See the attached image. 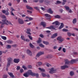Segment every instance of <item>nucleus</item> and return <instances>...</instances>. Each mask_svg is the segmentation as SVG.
<instances>
[{
	"label": "nucleus",
	"mask_w": 78,
	"mask_h": 78,
	"mask_svg": "<svg viewBox=\"0 0 78 78\" xmlns=\"http://www.w3.org/2000/svg\"><path fill=\"white\" fill-rule=\"evenodd\" d=\"M62 30L63 31H64V32H67V31H68V30L67 29H63Z\"/></svg>",
	"instance_id": "obj_38"
},
{
	"label": "nucleus",
	"mask_w": 78,
	"mask_h": 78,
	"mask_svg": "<svg viewBox=\"0 0 78 78\" xmlns=\"http://www.w3.org/2000/svg\"><path fill=\"white\" fill-rule=\"evenodd\" d=\"M17 45L16 44H15L14 45H12V47H17Z\"/></svg>",
	"instance_id": "obj_46"
},
{
	"label": "nucleus",
	"mask_w": 78,
	"mask_h": 78,
	"mask_svg": "<svg viewBox=\"0 0 78 78\" xmlns=\"http://www.w3.org/2000/svg\"><path fill=\"white\" fill-rule=\"evenodd\" d=\"M57 4H60V3H61V2L59 1H57Z\"/></svg>",
	"instance_id": "obj_57"
},
{
	"label": "nucleus",
	"mask_w": 78,
	"mask_h": 78,
	"mask_svg": "<svg viewBox=\"0 0 78 78\" xmlns=\"http://www.w3.org/2000/svg\"><path fill=\"white\" fill-rule=\"evenodd\" d=\"M30 46L31 48H34V46H33V45L31 43L30 44Z\"/></svg>",
	"instance_id": "obj_35"
},
{
	"label": "nucleus",
	"mask_w": 78,
	"mask_h": 78,
	"mask_svg": "<svg viewBox=\"0 0 78 78\" xmlns=\"http://www.w3.org/2000/svg\"><path fill=\"white\" fill-rule=\"evenodd\" d=\"M45 16L47 17H51V16L49 14H45Z\"/></svg>",
	"instance_id": "obj_27"
},
{
	"label": "nucleus",
	"mask_w": 78,
	"mask_h": 78,
	"mask_svg": "<svg viewBox=\"0 0 78 78\" xmlns=\"http://www.w3.org/2000/svg\"><path fill=\"white\" fill-rule=\"evenodd\" d=\"M64 8H65L66 10H67V11H69V9H70V8L69 7V6H65Z\"/></svg>",
	"instance_id": "obj_18"
},
{
	"label": "nucleus",
	"mask_w": 78,
	"mask_h": 78,
	"mask_svg": "<svg viewBox=\"0 0 78 78\" xmlns=\"http://www.w3.org/2000/svg\"><path fill=\"white\" fill-rule=\"evenodd\" d=\"M1 18H2V19H5L6 18V16L4 15H1Z\"/></svg>",
	"instance_id": "obj_40"
},
{
	"label": "nucleus",
	"mask_w": 78,
	"mask_h": 78,
	"mask_svg": "<svg viewBox=\"0 0 78 78\" xmlns=\"http://www.w3.org/2000/svg\"><path fill=\"white\" fill-rule=\"evenodd\" d=\"M34 75L33 76H36V77L37 78H38V77L39 76V74L38 73H34Z\"/></svg>",
	"instance_id": "obj_21"
},
{
	"label": "nucleus",
	"mask_w": 78,
	"mask_h": 78,
	"mask_svg": "<svg viewBox=\"0 0 78 78\" xmlns=\"http://www.w3.org/2000/svg\"><path fill=\"white\" fill-rule=\"evenodd\" d=\"M48 12H49L50 14H52L53 12V11L51 10V9H49L47 11Z\"/></svg>",
	"instance_id": "obj_16"
},
{
	"label": "nucleus",
	"mask_w": 78,
	"mask_h": 78,
	"mask_svg": "<svg viewBox=\"0 0 78 78\" xmlns=\"http://www.w3.org/2000/svg\"><path fill=\"white\" fill-rule=\"evenodd\" d=\"M7 43L9 44H12V43H13V41L11 40H9L7 41Z\"/></svg>",
	"instance_id": "obj_20"
},
{
	"label": "nucleus",
	"mask_w": 78,
	"mask_h": 78,
	"mask_svg": "<svg viewBox=\"0 0 78 78\" xmlns=\"http://www.w3.org/2000/svg\"><path fill=\"white\" fill-rule=\"evenodd\" d=\"M68 11V12H69V13H72V12H73L72 10H71V9H69V10Z\"/></svg>",
	"instance_id": "obj_55"
},
{
	"label": "nucleus",
	"mask_w": 78,
	"mask_h": 78,
	"mask_svg": "<svg viewBox=\"0 0 78 78\" xmlns=\"http://www.w3.org/2000/svg\"><path fill=\"white\" fill-rule=\"evenodd\" d=\"M44 2V0H39L40 3H42Z\"/></svg>",
	"instance_id": "obj_64"
},
{
	"label": "nucleus",
	"mask_w": 78,
	"mask_h": 78,
	"mask_svg": "<svg viewBox=\"0 0 78 78\" xmlns=\"http://www.w3.org/2000/svg\"><path fill=\"white\" fill-rule=\"evenodd\" d=\"M44 2L45 3H50V2L47 0L44 1Z\"/></svg>",
	"instance_id": "obj_41"
},
{
	"label": "nucleus",
	"mask_w": 78,
	"mask_h": 78,
	"mask_svg": "<svg viewBox=\"0 0 78 78\" xmlns=\"http://www.w3.org/2000/svg\"><path fill=\"white\" fill-rule=\"evenodd\" d=\"M27 74L29 75H31V76H33L35 74L32 72L31 70H29L27 72Z\"/></svg>",
	"instance_id": "obj_4"
},
{
	"label": "nucleus",
	"mask_w": 78,
	"mask_h": 78,
	"mask_svg": "<svg viewBox=\"0 0 78 78\" xmlns=\"http://www.w3.org/2000/svg\"><path fill=\"white\" fill-rule=\"evenodd\" d=\"M69 67V66H67V65H64L63 66H61V69L62 70H64L66 68H68Z\"/></svg>",
	"instance_id": "obj_7"
},
{
	"label": "nucleus",
	"mask_w": 78,
	"mask_h": 78,
	"mask_svg": "<svg viewBox=\"0 0 78 78\" xmlns=\"http://www.w3.org/2000/svg\"><path fill=\"white\" fill-rule=\"evenodd\" d=\"M61 38H62V37H61V36H59L58 37L57 39V40H60Z\"/></svg>",
	"instance_id": "obj_48"
},
{
	"label": "nucleus",
	"mask_w": 78,
	"mask_h": 78,
	"mask_svg": "<svg viewBox=\"0 0 78 78\" xmlns=\"http://www.w3.org/2000/svg\"><path fill=\"white\" fill-rule=\"evenodd\" d=\"M56 70L54 69L53 68H52L50 69V71H49V73L51 74H53V73H56Z\"/></svg>",
	"instance_id": "obj_3"
},
{
	"label": "nucleus",
	"mask_w": 78,
	"mask_h": 78,
	"mask_svg": "<svg viewBox=\"0 0 78 78\" xmlns=\"http://www.w3.org/2000/svg\"><path fill=\"white\" fill-rule=\"evenodd\" d=\"M23 75L25 77H28V73H24L23 74Z\"/></svg>",
	"instance_id": "obj_22"
},
{
	"label": "nucleus",
	"mask_w": 78,
	"mask_h": 78,
	"mask_svg": "<svg viewBox=\"0 0 78 78\" xmlns=\"http://www.w3.org/2000/svg\"><path fill=\"white\" fill-rule=\"evenodd\" d=\"M7 22L9 24V25H12V23H11L9 21H8V20H6Z\"/></svg>",
	"instance_id": "obj_47"
},
{
	"label": "nucleus",
	"mask_w": 78,
	"mask_h": 78,
	"mask_svg": "<svg viewBox=\"0 0 78 78\" xmlns=\"http://www.w3.org/2000/svg\"><path fill=\"white\" fill-rule=\"evenodd\" d=\"M39 1V0H34L33 2H35V3H37V2Z\"/></svg>",
	"instance_id": "obj_58"
},
{
	"label": "nucleus",
	"mask_w": 78,
	"mask_h": 78,
	"mask_svg": "<svg viewBox=\"0 0 78 78\" xmlns=\"http://www.w3.org/2000/svg\"><path fill=\"white\" fill-rule=\"evenodd\" d=\"M54 17L55 19H59L60 18V16L58 15L55 16Z\"/></svg>",
	"instance_id": "obj_24"
},
{
	"label": "nucleus",
	"mask_w": 78,
	"mask_h": 78,
	"mask_svg": "<svg viewBox=\"0 0 78 78\" xmlns=\"http://www.w3.org/2000/svg\"><path fill=\"white\" fill-rule=\"evenodd\" d=\"M28 69H32V66L31 65H29L27 66Z\"/></svg>",
	"instance_id": "obj_44"
},
{
	"label": "nucleus",
	"mask_w": 78,
	"mask_h": 78,
	"mask_svg": "<svg viewBox=\"0 0 78 78\" xmlns=\"http://www.w3.org/2000/svg\"><path fill=\"white\" fill-rule=\"evenodd\" d=\"M2 21H3L2 23H5L6 21V19L2 20Z\"/></svg>",
	"instance_id": "obj_43"
},
{
	"label": "nucleus",
	"mask_w": 78,
	"mask_h": 78,
	"mask_svg": "<svg viewBox=\"0 0 78 78\" xmlns=\"http://www.w3.org/2000/svg\"><path fill=\"white\" fill-rule=\"evenodd\" d=\"M41 75L43 77H45V76H46V74H44V73H42Z\"/></svg>",
	"instance_id": "obj_42"
},
{
	"label": "nucleus",
	"mask_w": 78,
	"mask_h": 78,
	"mask_svg": "<svg viewBox=\"0 0 78 78\" xmlns=\"http://www.w3.org/2000/svg\"><path fill=\"white\" fill-rule=\"evenodd\" d=\"M67 34H68V36H69V37H70L71 36H72V33H71L70 32H68L67 33Z\"/></svg>",
	"instance_id": "obj_34"
},
{
	"label": "nucleus",
	"mask_w": 78,
	"mask_h": 78,
	"mask_svg": "<svg viewBox=\"0 0 78 78\" xmlns=\"http://www.w3.org/2000/svg\"><path fill=\"white\" fill-rule=\"evenodd\" d=\"M73 75H74V73H73V72L72 71H71L70 72V75L71 76H73Z\"/></svg>",
	"instance_id": "obj_37"
},
{
	"label": "nucleus",
	"mask_w": 78,
	"mask_h": 78,
	"mask_svg": "<svg viewBox=\"0 0 78 78\" xmlns=\"http://www.w3.org/2000/svg\"><path fill=\"white\" fill-rule=\"evenodd\" d=\"M39 46H40V47H41V48H44V45L42 44H39Z\"/></svg>",
	"instance_id": "obj_30"
},
{
	"label": "nucleus",
	"mask_w": 78,
	"mask_h": 78,
	"mask_svg": "<svg viewBox=\"0 0 78 78\" xmlns=\"http://www.w3.org/2000/svg\"><path fill=\"white\" fill-rule=\"evenodd\" d=\"M40 37H42V38H43V37H44V35H43L42 34H41L40 35Z\"/></svg>",
	"instance_id": "obj_61"
},
{
	"label": "nucleus",
	"mask_w": 78,
	"mask_h": 78,
	"mask_svg": "<svg viewBox=\"0 0 78 78\" xmlns=\"http://www.w3.org/2000/svg\"><path fill=\"white\" fill-rule=\"evenodd\" d=\"M9 9L7 8V10H5V15H6V16H8L9 15Z\"/></svg>",
	"instance_id": "obj_13"
},
{
	"label": "nucleus",
	"mask_w": 78,
	"mask_h": 78,
	"mask_svg": "<svg viewBox=\"0 0 78 78\" xmlns=\"http://www.w3.org/2000/svg\"><path fill=\"white\" fill-rule=\"evenodd\" d=\"M8 74L10 75V77L12 78H14V76L13 75V74H12V73L8 72Z\"/></svg>",
	"instance_id": "obj_12"
},
{
	"label": "nucleus",
	"mask_w": 78,
	"mask_h": 78,
	"mask_svg": "<svg viewBox=\"0 0 78 78\" xmlns=\"http://www.w3.org/2000/svg\"><path fill=\"white\" fill-rule=\"evenodd\" d=\"M23 2L24 3H27V0H23Z\"/></svg>",
	"instance_id": "obj_63"
},
{
	"label": "nucleus",
	"mask_w": 78,
	"mask_h": 78,
	"mask_svg": "<svg viewBox=\"0 0 78 78\" xmlns=\"http://www.w3.org/2000/svg\"><path fill=\"white\" fill-rule=\"evenodd\" d=\"M46 66L47 67H49V66H51V65L49 64V63H47L46 64Z\"/></svg>",
	"instance_id": "obj_52"
},
{
	"label": "nucleus",
	"mask_w": 78,
	"mask_h": 78,
	"mask_svg": "<svg viewBox=\"0 0 78 78\" xmlns=\"http://www.w3.org/2000/svg\"><path fill=\"white\" fill-rule=\"evenodd\" d=\"M41 9H42V10H43V11H45V8L42 7H41Z\"/></svg>",
	"instance_id": "obj_59"
},
{
	"label": "nucleus",
	"mask_w": 78,
	"mask_h": 78,
	"mask_svg": "<svg viewBox=\"0 0 78 78\" xmlns=\"http://www.w3.org/2000/svg\"><path fill=\"white\" fill-rule=\"evenodd\" d=\"M28 36L29 38V39L31 40V41H33V38H32V37L30 35H28Z\"/></svg>",
	"instance_id": "obj_36"
},
{
	"label": "nucleus",
	"mask_w": 78,
	"mask_h": 78,
	"mask_svg": "<svg viewBox=\"0 0 78 78\" xmlns=\"http://www.w3.org/2000/svg\"><path fill=\"white\" fill-rule=\"evenodd\" d=\"M6 48L7 49L11 48V45H8L6 47Z\"/></svg>",
	"instance_id": "obj_32"
},
{
	"label": "nucleus",
	"mask_w": 78,
	"mask_h": 78,
	"mask_svg": "<svg viewBox=\"0 0 78 78\" xmlns=\"http://www.w3.org/2000/svg\"><path fill=\"white\" fill-rule=\"evenodd\" d=\"M42 63H41V62H38V66H41V65H42Z\"/></svg>",
	"instance_id": "obj_54"
},
{
	"label": "nucleus",
	"mask_w": 78,
	"mask_h": 78,
	"mask_svg": "<svg viewBox=\"0 0 78 78\" xmlns=\"http://www.w3.org/2000/svg\"><path fill=\"white\" fill-rule=\"evenodd\" d=\"M46 28H48V29H53L54 28L53 26H51L50 27H46Z\"/></svg>",
	"instance_id": "obj_25"
},
{
	"label": "nucleus",
	"mask_w": 78,
	"mask_h": 78,
	"mask_svg": "<svg viewBox=\"0 0 78 78\" xmlns=\"http://www.w3.org/2000/svg\"><path fill=\"white\" fill-rule=\"evenodd\" d=\"M61 25L59 27V29H61V28L64 27V24H63L62 23H61Z\"/></svg>",
	"instance_id": "obj_19"
},
{
	"label": "nucleus",
	"mask_w": 78,
	"mask_h": 78,
	"mask_svg": "<svg viewBox=\"0 0 78 78\" xmlns=\"http://www.w3.org/2000/svg\"><path fill=\"white\" fill-rule=\"evenodd\" d=\"M22 67L23 69H24V70H27V67L24 65Z\"/></svg>",
	"instance_id": "obj_31"
},
{
	"label": "nucleus",
	"mask_w": 78,
	"mask_h": 78,
	"mask_svg": "<svg viewBox=\"0 0 78 78\" xmlns=\"http://www.w3.org/2000/svg\"><path fill=\"white\" fill-rule=\"evenodd\" d=\"M58 36V34L57 33H55L54 34H53L52 36H51V38L52 39H54L55 38L56 36Z\"/></svg>",
	"instance_id": "obj_10"
},
{
	"label": "nucleus",
	"mask_w": 78,
	"mask_h": 78,
	"mask_svg": "<svg viewBox=\"0 0 78 78\" xmlns=\"http://www.w3.org/2000/svg\"><path fill=\"white\" fill-rule=\"evenodd\" d=\"M4 27V23H2V25L1 26V28H3Z\"/></svg>",
	"instance_id": "obj_45"
},
{
	"label": "nucleus",
	"mask_w": 78,
	"mask_h": 78,
	"mask_svg": "<svg viewBox=\"0 0 78 78\" xmlns=\"http://www.w3.org/2000/svg\"><path fill=\"white\" fill-rule=\"evenodd\" d=\"M41 25H42V26H43V27H45V26H46L45 23V22H41Z\"/></svg>",
	"instance_id": "obj_14"
},
{
	"label": "nucleus",
	"mask_w": 78,
	"mask_h": 78,
	"mask_svg": "<svg viewBox=\"0 0 78 78\" xmlns=\"http://www.w3.org/2000/svg\"><path fill=\"white\" fill-rule=\"evenodd\" d=\"M76 23V19L75 18L73 20V23Z\"/></svg>",
	"instance_id": "obj_26"
},
{
	"label": "nucleus",
	"mask_w": 78,
	"mask_h": 78,
	"mask_svg": "<svg viewBox=\"0 0 78 78\" xmlns=\"http://www.w3.org/2000/svg\"><path fill=\"white\" fill-rule=\"evenodd\" d=\"M20 61V59L19 58L18 59L15 58L13 61V62L15 63H19Z\"/></svg>",
	"instance_id": "obj_6"
},
{
	"label": "nucleus",
	"mask_w": 78,
	"mask_h": 78,
	"mask_svg": "<svg viewBox=\"0 0 78 78\" xmlns=\"http://www.w3.org/2000/svg\"><path fill=\"white\" fill-rule=\"evenodd\" d=\"M34 9H36L38 11L39 10V8L37 7H34Z\"/></svg>",
	"instance_id": "obj_49"
},
{
	"label": "nucleus",
	"mask_w": 78,
	"mask_h": 78,
	"mask_svg": "<svg viewBox=\"0 0 78 78\" xmlns=\"http://www.w3.org/2000/svg\"><path fill=\"white\" fill-rule=\"evenodd\" d=\"M41 42H42V40H38L37 42L38 44H40V43H41Z\"/></svg>",
	"instance_id": "obj_50"
},
{
	"label": "nucleus",
	"mask_w": 78,
	"mask_h": 78,
	"mask_svg": "<svg viewBox=\"0 0 78 78\" xmlns=\"http://www.w3.org/2000/svg\"><path fill=\"white\" fill-rule=\"evenodd\" d=\"M12 58H9L7 59V66L6 68V70L7 71H8V67L10 66V65H11V62H12Z\"/></svg>",
	"instance_id": "obj_1"
},
{
	"label": "nucleus",
	"mask_w": 78,
	"mask_h": 78,
	"mask_svg": "<svg viewBox=\"0 0 78 78\" xmlns=\"http://www.w3.org/2000/svg\"><path fill=\"white\" fill-rule=\"evenodd\" d=\"M27 12H28V13H30V14H31V13H32V12H31V11L29 10H27Z\"/></svg>",
	"instance_id": "obj_56"
},
{
	"label": "nucleus",
	"mask_w": 78,
	"mask_h": 78,
	"mask_svg": "<svg viewBox=\"0 0 78 78\" xmlns=\"http://www.w3.org/2000/svg\"><path fill=\"white\" fill-rule=\"evenodd\" d=\"M43 44H45V45H48V44H49V43H48V42L47 41H43Z\"/></svg>",
	"instance_id": "obj_23"
},
{
	"label": "nucleus",
	"mask_w": 78,
	"mask_h": 78,
	"mask_svg": "<svg viewBox=\"0 0 78 78\" xmlns=\"http://www.w3.org/2000/svg\"><path fill=\"white\" fill-rule=\"evenodd\" d=\"M24 72V70H23V69H20V72L21 73H22Z\"/></svg>",
	"instance_id": "obj_51"
},
{
	"label": "nucleus",
	"mask_w": 78,
	"mask_h": 78,
	"mask_svg": "<svg viewBox=\"0 0 78 78\" xmlns=\"http://www.w3.org/2000/svg\"><path fill=\"white\" fill-rule=\"evenodd\" d=\"M20 66H17L16 70H20Z\"/></svg>",
	"instance_id": "obj_39"
},
{
	"label": "nucleus",
	"mask_w": 78,
	"mask_h": 78,
	"mask_svg": "<svg viewBox=\"0 0 78 78\" xmlns=\"http://www.w3.org/2000/svg\"><path fill=\"white\" fill-rule=\"evenodd\" d=\"M21 38L22 40H23L24 41H25V37L23 35H21Z\"/></svg>",
	"instance_id": "obj_17"
},
{
	"label": "nucleus",
	"mask_w": 78,
	"mask_h": 78,
	"mask_svg": "<svg viewBox=\"0 0 78 78\" xmlns=\"http://www.w3.org/2000/svg\"><path fill=\"white\" fill-rule=\"evenodd\" d=\"M27 30L26 32L28 34H30V35H31V34L30 33V31H31V30L30 29V28L27 29Z\"/></svg>",
	"instance_id": "obj_8"
},
{
	"label": "nucleus",
	"mask_w": 78,
	"mask_h": 78,
	"mask_svg": "<svg viewBox=\"0 0 78 78\" xmlns=\"http://www.w3.org/2000/svg\"><path fill=\"white\" fill-rule=\"evenodd\" d=\"M62 51H63L64 53H65V52L66 51V50L65 48H63Z\"/></svg>",
	"instance_id": "obj_53"
},
{
	"label": "nucleus",
	"mask_w": 78,
	"mask_h": 78,
	"mask_svg": "<svg viewBox=\"0 0 78 78\" xmlns=\"http://www.w3.org/2000/svg\"><path fill=\"white\" fill-rule=\"evenodd\" d=\"M1 38L3 39V40H6V37L2 36L1 37Z\"/></svg>",
	"instance_id": "obj_33"
},
{
	"label": "nucleus",
	"mask_w": 78,
	"mask_h": 78,
	"mask_svg": "<svg viewBox=\"0 0 78 78\" xmlns=\"http://www.w3.org/2000/svg\"><path fill=\"white\" fill-rule=\"evenodd\" d=\"M38 69L39 70H40V71H41V72H45L44 69H41V68H39Z\"/></svg>",
	"instance_id": "obj_28"
},
{
	"label": "nucleus",
	"mask_w": 78,
	"mask_h": 78,
	"mask_svg": "<svg viewBox=\"0 0 78 78\" xmlns=\"http://www.w3.org/2000/svg\"><path fill=\"white\" fill-rule=\"evenodd\" d=\"M64 40V38L61 39H60V40H59L58 41L59 43H61V42H62Z\"/></svg>",
	"instance_id": "obj_29"
},
{
	"label": "nucleus",
	"mask_w": 78,
	"mask_h": 78,
	"mask_svg": "<svg viewBox=\"0 0 78 78\" xmlns=\"http://www.w3.org/2000/svg\"><path fill=\"white\" fill-rule=\"evenodd\" d=\"M7 75H4L3 76V78H7Z\"/></svg>",
	"instance_id": "obj_60"
},
{
	"label": "nucleus",
	"mask_w": 78,
	"mask_h": 78,
	"mask_svg": "<svg viewBox=\"0 0 78 78\" xmlns=\"http://www.w3.org/2000/svg\"><path fill=\"white\" fill-rule=\"evenodd\" d=\"M54 24H55V25H60V23L57 21H56L52 23V25H54Z\"/></svg>",
	"instance_id": "obj_9"
},
{
	"label": "nucleus",
	"mask_w": 78,
	"mask_h": 78,
	"mask_svg": "<svg viewBox=\"0 0 78 78\" xmlns=\"http://www.w3.org/2000/svg\"><path fill=\"white\" fill-rule=\"evenodd\" d=\"M26 7L27 9H29L30 10H31L32 9H33V8L29 6L28 5H26Z\"/></svg>",
	"instance_id": "obj_15"
},
{
	"label": "nucleus",
	"mask_w": 78,
	"mask_h": 78,
	"mask_svg": "<svg viewBox=\"0 0 78 78\" xmlns=\"http://www.w3.org/2000/svg\"><path fill=\"white\" fill-rule=\"evenodd\" d=\"M18 23L20 25H22L24 23V21H23V20L20 18L18 19Z\"/></svg>",
	"instance_id": "obj_2"
},
{
	"label": "nucleus",
	"mask_w": 78,
	"mask_h": 78,
	"mask_svg": "<svg viewBox=\"0 0 78 78\" xmlns=\"http://www.w3.org/2000/svg\"><path fill=\"white\" fill-rule=\"evenodd\" d=\"M44 52L40 51L36 55V57H37V58H39L40 56L42 55H44Z\"/></svg>",
	"instance_id": "obj_5"
},
{
	"label": "nucleus",
	"mask_w": 78,
	"mask_h": 78,
	"mask_svg": "<svg viewBox=\"0 0 78 78\" xmlns=\"http://www.w3.org/2000/svg\"><path fill=\"white\" fill-rule=\"evenodd\" d=\"M27 53L28 55H30V56H31L32 55V53L28 49L27 50Z\"/></svg>",
	"instance_id": "obj_11"
},
{
	"label": "nucleus",
	"mask_w": 78,
	"mask_h": 78,
	"mask_svg": "<svg viewBox=\"0 0 78 78\" xmlns=\"http://www.w3.org/2000/svg\"><path fill=\"white\" fill-rule=\"evenodd\" d=\"M29 20H33V18H31V17H30L29 18Z\"/></svg>",
	"instance_id": "obj_62"
}]
</instances>
